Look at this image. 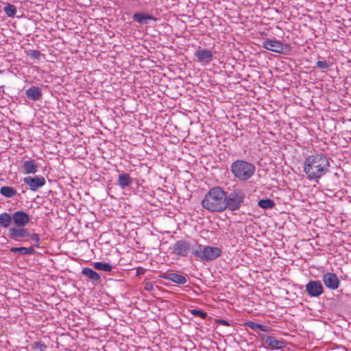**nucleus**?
<instances>
[{"label": "nucleus", "mask_w": 351, "mask_h": 351, "mask_svg": "<svg viewBox=\"0 0 351 351\" xmlns=\"http://www.w3.org/2000/svg\"><path fill=\"white\" fill-rule=\"evenodd\" d=\"M329 158L323 153H316L306 158L304 171L309 180L317 182L330 171Z\"/></svg>", "instance_id": "f257e3e1"}, {"label": "nucleus", "mask_w": 351, "mask_h": 351, "mask_svg": "<svg viewBox=\"0 0 351 351\" xmlns=\"http://www.w3.org/2000/svg\"><path fill=\"white\" fill-rule=\"evenodd\" d=\"M226 191L220 186H214L209 189L202 200L204 208L213 213H221L225 209Z\"/></svg>", "instance_id": "f03ea898"}, {"label": "nucleus", "mask_w": 351, "mask_h": 351, "mask_svg": "<svg viewBox=\"0 0 351 351\" xmlns=\"http://www.w3.org/2000/svg\"><path fill=\"white\" fill-rule=\"evenodd\" d=\"M233 176L240 181H246L251 178L255 173L256 167L254 164L243 160L234 161L230 167Z\"/></svg>", "instance_id": "7ed1b4c3"}, {"label": "nucleus", "mask_w": 351, "mask_h": 351, "mask_svg": "<svg viewBox=\"0 0 351 351\" xmlns=\"http://www.w3.org/2000/svg\"><path fill=\"white\" fill-rule=\"evenodd\" d=\"M245 194L243 189L233 187L229 191H226L225 209L236 211L244 204Z\"/></svg>", "instance_id": "20e7f679"}, {"label": "nucleus", "mask_w": 351, "mask_h": 351, "mask_svg": "<svg viewBox=\"0 0 351 351\" xmlns=\"http://www.w3.org/2000/svg\"><path fill=\"white\" fill-rule=\"evenodd\" d=\"M14 226L8 230V235L10 239H13L19 235L18 232L22 230H27L25 227L30 221V216L23 210H16L12 213Z\"/></svg>", "instance_id": "39448f33"}, {"label": "nucleus", "mask_w": 351, "mask_h": 351, "mask_svg": "<svg viewBox=\"0 0 351 351\" xmlns=\"http://www.w3.org/2000/svg\"><path fill=\"white\" fill-rule=\"evenodd\" d=\"M193 255L203 261H210L221 255V250L218 247L203 246L197 244L193 247Z\"/></svg>", "instance_id": "423d86ee"}, {"label": "nucleus", "mask_w": 351, "mask_h": 351, "mask_svg": "<svg viewBox=\"0 0 351 351\" xmlns=\"http://www.w3.org/2000/svg\"><path fill=\"white\" fill-rule=\"evenodd\" d=\"M196 241H189L186 240L178 241L172 247V251L174 254L180 256H186L188 252L191 251L193 254V247L197 245Z\"/></svg>", "instance_id": "0eeeda50"}, {"label": "nucleus", "mask_w": 351, "mask_h": 351, "mask_svg": "<svg viewBox=\"0 0 351 351\" xmlns=\"http://www.w3.org/2000/svg\"><path fill=\"white\" fill-rule=\"evenodd\" d=\"M263 47L267 50L278 53H287L291 50L289 45L282 44L280 41L276 39L265 40L263 43Z\"/></svg>", "instance_id": "6e6552de"}, {"label": "nucleus", "mask_w": 351, "mask_h": 351, "mask_svg": "<svg viewBox=\"0 0 351 351\" xmlns=\"http://www.w3.org/2000/svg\"><path fill=\"white\" fill-rule=\"evenodd\" d=\"M19 234V236L13 239L12 240L16 241H29L32 242V245L36 247H40V239L38 234L36 233H31L29 229L27 230H22L18 232Z\"/></svg>", "instance_id": "1a4fd4ad"}, {"label": "nucleus", "mask_w": 351, "mask_h": 351, "mask_svg": "<svg viewBox=\"0 0 351 351\" xmlns=\"http://www.w3.org/2000/svg\"><path fill=\"white\" fill-rule=\"evenodd\" d=\"M261 339L272 349H281L286 346V341L283 339H278L274 335L260 334Z\"/></svg>", "instance_id": "9d476101"}, {"label": "nucleus", "mask_w": 351, "mask_h": 351, "mask_svg": "<svg viewBox=\"0 0 351 351\" xmlns=\"http://www.w3.org/2000/svg\"><path fill=\"white\" fill-rule=\"evenodd\" d=\"M306 291L311 297L317 298L324 292V287L319 280H310L305 286Z\"/></svg>", "instance_id": "9b49d317"}, {"label": "nucleus", "mask_w": 351, "mask_h": 351, "mask_svg": "<svg viewBox=\"0 0 351 351\" xmlns=\"http://www.w3.org/2000/svg\"><path fill=\"white\" fill-rule=\"evenodd\" d=\"M24 184L29 186L31 191H35L45 184V179L42 176H36L34 177L27 176L23 180Z\"/></svg>", "instance_id": "f8f14e48"}, {"label": "nucleus", "mask_w": 351, "mask_h": 351, "mask_svg": "<svg viewBox=\"0 0 351 351\" xmlns=\"http://www.w3.org/2000/svg\"><path fill=\"white\" fill-rule=\"evenodd\" d=\"M194 56L198 62L202 65H206L212 62L213 55L210 50L199 47L195 52Z\"/></svg>", "instance_id": "ddd939ff"}, {"label": "nucleus", "mask_w": 351, "mask_h": 351, "mask_svg": "<svg viewBox=\"0 0 351 351\" xmlns=\"http://www.w3.org/2000/svg\"><path fill=\"white\" fill-rule=\"evenodd\" d=\"M322 281L325 286L331 289L335 290L340 285V280L335 273L326 272L322 276Z\"/></svg>", "instance_id": "4468645a"}, {"label": "nucleus", "mask_w": 351, "mask_h": 351, "mask_svg": "<svg viewBox=\"0 0 351 351\" xmlns=\"http://www.w3.org/2000/svg\"><path fill=\"white\" fill-rule=\"evenodd\" d=\"M25 96L29 100L39 101L43 97L42 89L38 86H32L25 90Z\"/></svg>", "instance_id": "2eb2a0df"}, {"label": "nucleus", "mask_w": 351, "mask_h": 351, "mask_svg": "<svg viewBox=\"0 0 351 351\" xmlns=\"http://www.w3.org/2000/svg\"><path fill=\"white\" fill-rule=\"evenodd\" d=\"M160 277L163 279L169 280L178 285H184L187 282L185 276L176 273H162Z\"/></svg>", "instance_id": "dca6fc26"}, {"label": "nucleus", "mask_w": 351, "mask_h": 351, "mask_svg": "<svg viewBox=\"0 0 351 351\" xmlns=\"http://www.w3.org/2000/svg\"><path fill=\"white\" fill-rule=\"evenodd\" d=\"M38 163L34 160H25L22 165V169L25 174H34L38 171Z\"/></svg>", "instance_id": "f3484780"}, {"label": "nucleus", "mask_w": 351, "mask_h": 351, "mask_svg": "<svg viewBox=\"0 0 351 351\" xmlns=\"http://www.w3.org/2000/svg\"><path fill=\"white\" fill-rule=\"evenodd\" d=\"M133 20L138 23L141 24H147V20H152L154 21H157V18L149 15L148 14L142 13V12H136L135 13L133 16Z\"/></svg>", "instance_id": "a211bd4d"}, {"label": "nucleus", "mask_w": 351, "mask_h": 351, "mask_svg": "<svg viewBox=\"0 0 351 351\" xmlns=\"http://www.w3.org/2000/svg\"><path fill=\"white\" fill-rule=\"evenodd\" d=\"M12 222V213L3 212L0 214V228L9 229L12 228L10 226Z\"/></svg>", "instance_id": "6ab92c4d"}, {"label": "nucleus", "mask_w": 351, "mask_h": 351, "mask_svg": "<svg viewBox=\"0 0 351 351\" xmlns=\"http://www.w3.org/2000/svg\"><path fill=\"white\" fill-rule=\"evenodd\" d=\"M132 183V178L127 173H122L119 175L117 184L121 189H125Z\"/></svg>", "instance_id": "aec40b11"}, {"label": "nucleus", "mask_w": 351, "mask_h": 351, "mask_svg": "<svg viewBox=\"0 0 351 351\" xmlns=\"http://www.w3.org/2000/svg\"><path fill=\"white\" fill-rule=\"evenodd\" d=\"M82 274L94 282H99L101 279L100 275L97 272L88 267L83 268Z\"/></svg>", "instance_id": "412c9836"}, {"label": "nucleus", "mask_w": 351, "mask_h": 351, "mask_svg": "<svg viewBox=\"0 0 351 351\" xmlns=\"http://www.w3.org/2000/svg\"><path fill=\"white\" fill-rule=\"evenodd\" d=\"M0 194L7 198H11L16 195L18 193L14 188L8 186H3L0 189Z\"/></svg>", "instance_id": "4be33fe9"}, {"label": "nucleus", "mask_w": 351, "mask_h": 351, "mask_svg": "<svg viewBox=\"0 0 351 351\" xmlns=\"http://www.w3.org/2000/svg\"><path fill=\"white\" fill-rule=\"evenodd\" d=\"M10 252L13 253H19L22 255H26L34 254L35 250L32 247H12L10 248Z\"/></svg>", "instance_id": "5701e85b"}, {"label": "nucleus", "mask_w": 351, "mask_h": 351, "mask_svg": "<svg viewBox=\"0 0 351 351\" xmlns=\"http://www.w3.org/2000/svg\"><path fill=\"white\" fill-rule=\"evenodd\" d=\"M93 267L97 270L104 271L106 272L111 271L113 268L112 265L103 262H95L93 263Z\"/></svg>", "instance_id": "b1692460"}, {"label": "nucleus", "mask_w": 351, "mask_h": 351, "mask_svg": "<svg viewBox=\"0 0 351 351\" xmlns=\"http://www.w3.org/2000/svg\"><path fill=\"white\" fill-rule=\"evenodd\" d=\"M258 206L263 209H271L275 206L274 202L269 198L260 199L258 202Z\"/></svg>", "instance_id": "393cba45"}, {"label": "nucleus", "mask_w": 351, "mask_h": 351, "mask_svg": "<svg viewBox=\"0 0 351 351\" xmlns=\"http://www.w3.org/2000/svg\"><path fill=\"white\" fill-rule=\"evenodd\" d=\"M3 11L8 17L13 18L16 14V8L12 4L6 3Z\"/></svg>", "instance_id": "a878e982"}, {"label": "nucleus", "mask_w": 351, "mask_h": 351, "mask_svg": "<svg viewBox=\"0 0 351 351\" xmlns=\"http://www.w3.org/2000/svg\"><path fill=\"white\" fill-rule=\"evenodd\" d=\"M332 62L326 61L324 59L319 60L316 62V67L322 70L329 69L332 66Z\"/></svg>", "instance_id": "bb28decb"}, {"label": "nucleus", "mask_w": 351, "mask_h": 351, "mask_svg": "<svg viewBox=\"0 0 351 351\" xmlns=\"http://www.w3.org/2000/svg\"><path fill=\"white\" fill-rule=\"evenodd\" d=\"M27 55L30 58L36 60H40V57L42 56V53L38 50H29L27 52Z\"/></svg>", "instance_id": "cd10ccee"}, {"label": "nucleus", "mask_w": 351, "mask_h": 351, "mask_svg": "<svg viewBox=\"0 0 351 351\" xmlns=\"http://www.w3.org/2000/svg\"><path fill=\"white\" fill-rule=\"evenodd\" d=\"M191 313L194 316H197V317H201L202 319H205L207 317V315H208L206 312H204V311H202V310H199V309H192L191 311Z\"/></svg>", "instance_id": "c85d7f7f"}, {"label": "nucleus", "mask_w": 351, "mask_h": 351, "mask_svg": "<svg viewBox=\"0 0 351 351\" xmlns=\"http://www.w3.org/2000/svg\"><path fill=\"white\" fill-rule=\"evenodd\" d=\"M47 346L40 341H36L34 343V348L38 349L40 351H45Z\"/></svg>", "instance_id": "c756f323"}, {"label": "nucleus", "mask_w": 351, "mask_h": 351, "mask_svg": "<svg viewBox=\"0 0 351 351\" xmlns=\"http://www.w3.org/2000/svg\"><path fill=\"white\" fill-rule=\"evenodd\" d=\"M247 326L250 328L251 329H252L253 330L257 332L258 330H260V327H261V324H258V323H256V322H249L247 323Z\"/></svg>", "instance_id": "7c9ffc66"}, {"label": "nucleus", "mask_w": 351, "mask_h": 351, "mask_svg": "<svg viewBox=\"0 0 351 351\" xmlns=\"http://www.w3.org/2000/svg\"><path fill=\"white\" fill-rule=\"evenodd\" d=\"M144 289L147 291H151L154 289V284L150 281L144 282Z\"/></svg>", "instance_id": "2f4dec72"}, {"label": "nucleus", "mask_w": 351, "mask_h": 351, "mask_svg": "<svg viewBox=\"0 0 351 351\" xmlns=\"http://www.w3.org/2000/svg\"><path fill=\"white\" fill-rule=\"evenodd\" d=\"M217 322V324H219L220 325H223V326H229L230 325V323L225 319H218Z\"/></svg>", "instance_id": "473e14b6"}, {"label": "nucleus", "mask_w": 351, "mask_h": 351, "mask_svg": "<svg viewBox=\"0 0 351 351\" xmlns=\"http://www.w3.org/2000/svg\"><path fill=\"white\" fill-rule=\"evenodd\" d=\"M259 330L263 331V332H267V331L270 330V327H269L267 326H265V325H261V327H260V330Z\"/></svg>", "instance_id": "72a5a7b5"}, {"label": "nucleus", "mask_w": 351, "mask_h": 351, "mask_svg": "<svg viewBox=\"0 0 351 351\" xmlns=\"http://www.w3.org/2000/svg\"><path fill=\"white\" fill-rule=\"evenodd\" d=\"M145 273V269L142 267H138L136 270V276H141Z\"/></svg>", "instance_id": "f704fd0d"}]
</instances>
